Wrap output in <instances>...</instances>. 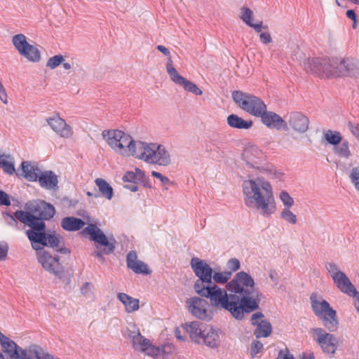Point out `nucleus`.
Instances as JSON below:
<instances>
[{
    "label": "nucleus",
    "mask_w": 359,
    "mask_h": 359,
    "mask_svg": "<svg viewBox=\"0 0 359 359\" xmlns=\"http://www.w3.org/2000/svg\"><path fill=\"white\" fill-rule=\"evenodd\" d=\"M25 210H17L16 217L20 222L30 227L26 231V235L32 245L35 244V242H42L46 231L44 220H49L54 217V206L44 201H38L26 203Z\"/></svg>",
    "instance_id": "nucleus-1"
},
{
    "label": "nucleus",
    "mask_w": 359,
    "mask_h": 359,
    "mask_svg": "<svg viewBox=\"0 0 359 359\" xmlns=\"http://www.w3.org/2000/svg\"><path fill=\"white\" fill-rule=\"evenodd\" d=\"M262 297V293L259 288L253 289L252 292L235 294V297H232L234 302L231 315L236 320H243L245 313H250L259 309Z\"/></svg>",
    "instance_id": "nucleus-2"
},
{
    "label": "nucleus",
    "mask_w": 359,
    "mask_h": 359,
    "mask_svg": "<svg viewBox=\"0 0 359 359\" xmlns=\"http://www.w3.org/2000/svg\"><path fill=\"white\" fill-rule=\"evenodd\" d=\"M313 312L323 323L324 327L330 332H336L339 326L337 311L331 307L330 303L322 297L318 298L312 294L310 297Z\"/></svg>",
    "instance_id": "nucleus-3"
},
{
    "label": "nucleus",
    "mask_w": 359,
    "mask_h": 359,
    "mask_svg": "<svg viewBox=\"0 0 359 359\" xmlns=\"http://www.w3.org/2000/svg\"><path fill=\"white\" fill-rule=\"evenodd\" d=\"M226 290L213 283L198 290L197 294L209 299L211 305L216 309H224L231 313L234 302L232 297H235V294H228Z\"/></svg>",
    "instance_id": "nucleus-4"
},
{
    "label": "nucleus",
    "mask_w": 359,
    "mask_h": 359,
    "mask_svg": "<svg viewBox=\"0 0 359 359\" xmlns=\"http://www.w3.org/2000/svg\"><path fill=\"white\" fill-rule=\"evenodd\" d=\"M81 233L83 236L90 235L91 241H95L98 245L104 246L102 250H95L93 253V255L97 257L102 263L105 262L104 255H110L114 251L116 248L115 239H108L104 232L95 224H88V226L82 230Z\"/></svg>",
    "instance_id": "nucleus-5"
},
{
    "label": "nucleus",
    "mask_w": 359,
    "mask_h": 359,
    "mask_svg": "<svg viewBox=\"0 0 359 359\" xmlns=\"http://www.w3.org/2000/svg\"><path fill=\"white\" fill-rule=\"evenodd\" d=\"M262 187L260 191H257L247 207L260 210L262 215L269 217L276 210L272 187L267 181Z\"/></svg>",
    "instance_id": "nucleus-6"
},
{
    "label": "nucleus",
    "mask_w": 359,
    "mask_h": 359,
    "mask_svg": "<svg viewBox=\"0 0 359 359\" xmlns=\"http://www.w3.org/2000/svg\"><path fill=\"white\" fill-rule=\"evenodd\" d=\"M337 57L309 58L304 62V69L319 77H337Z\"/></svg>",
    "instance_id": "nucleus-7"
},
{
    "label": "nucleus",
    "mask_w": 359,
    "mask_h": 359,
    "mask_svg": "<svg viewBox=\"0 0 359 359\" xmlns=\"http://www.w3.org/2000/svg\"><path fill=\"white\" fill-rule=\"evenodd\" d=\"M232 99L241 109L255 117L260 116V113L266 108L261 98L241 90L233 91Z\"/></svg>",
    "instance_id": "nucleus-8"
},
{
    "label": "nucleus",
    "mask_w": 359,
    "mask_h": 359,
    "mask_svg": "<svg viewBox=\"0 0 359 359\" xmlns=\"http://www.w3.org/2000/svg\"><path fill=\"white\" fill-rule=\"evenodd\" d=\"M190 265L195 275L198 278L194 286L196 293L201 288L213 284V270L205 260L193 257L191 259Z\"/></svg>",
    "instance_id": "nucleus-9"
},
{
    "label": "nucleus",
    "mask_w": 359,
    "mask_h": 359,
    "mask_svg": "<svg viewBox=\"0 0 359 359\" xmlns=\"http://www.w3.org/2000/svg\"><path fill=\"white\" fill-rule=\"evenodd\" d=\"M32 248L36 251L38 262L43 268L50 273L61 278L63 274L62 266L60 264L58 255L52 256L48 251L40 245L32 244Z\"/></svg>",
    "instance_id": "nucleus-10"
},
{
    "label": "nucleus",
    "mask_w": 359,
    "mask_h": 359,
    "mask_svg": "<svg viewBox=\"0 0 359 359\" xmlns=\"http://www.w3.org/2000/svg\"><path fill=\"white\" fill-rule=\"evenodd\" d=\"M309 332L315 334L313 339L323 352L330 358H333L338 347V339L335 335L326 332L321 327L311 328Z\"/></svg>",
    "instance_id": "nucleus-11"
},
{
    "label": "nucleus",
    "mask_w": 359,
    "mask_h": 359,
    "mask_svg": "<svg viewBox=\"0 0 359 359\" xmlns=\"http://www.w3.org/2000/svg\"><path fill=\"white\" fill-rule=\"evenodd\" d=\"M103 138L111 148L121 155H128L127 147L132 137L119 130H104Z\"/></svg>",
    "instance_id": "nucleus-12"
},
{
    "label": "nucleus",
    "mask_w": 359,
    "mask_h": 359,
    "mask_svg": "<svg viewBox=\"0 0 359 359\" xmlns=\"http://www.w3.org/2000/svg\"><path fill=\"white\" fill-rule=\"evenodd\" d=\"M128 336L131 339L133 347L135 350L144 352L146 355L152 356L156 359L163 355L165 353L164 348L154 346L150 340L143 337L140 332L130 331Z\"/></svg>",
    "instance_id": "nucleus-13"
},
{
    "label": "nucleus",
    "mask_w": 359,
    "mask_h": 359,
    "mask_svg": "<svg viewBox=\"0 0 359 359\" xmlns=\"http://www.w3.org/2000/svg\"><path fill=\"white\" fill-rule=\"evenodd\" d=\"M255 280L249 273L239 271L227 283L226 288L229 292L241 294L246 292H252V290L255 289Z\"/></svg>",
    "instance_id": "nucleus-14"
},
{
    "label": "nucleus",
    "mask_w": 359,
    "mask_h": 359,
    "mask_svg": "<svg viewBox=\"0 0 359 359\" xmlns=\"http://www.w3.org/2000/svg\"><path fill=\"white\" fill-rule=\"evenodd\" d=\"M150 153L147 157V163L167 166L171 162L169 152L161 144H151Z\"/></svg>",
    "instance_id": "nucleus-15"
},
{
    "label": "nucleus",
    "mask_w": 359,
    "mask_h": 359,
    "mask_svg": "<svg viewBox=\"0 0 359 359\" xmlns=\"http://www.w3.org/2000/svg\"><path fill=\"white\" fill-rule=\"evenodd\" d=\"M337 77L341 76H352L359 79V60L354 58L337 57Z\"/></svg>",
    "instance_id": "nucleus-16"
},
{
    "label": "nucleus",
    "mask_w": 359,
    "mask_h": 359,
    "mask_svg": "<svg viewBox=\"0 0 359 359\" xmlns=\"http://www.w3.org/2000/svg\"><path fill=\"white\" fill-rule=\"evenodd\" d=\"M187 304L189 311L195 317L203 320H210L211 318L207 309L208 304L206 300L198 297H194L188 299L187 300Z\"/></svg>",
    "instance_id": "nucleus-17"
},
{
    "label": "nucleus",
    "mask_w": 359,
    "mask_h": 359,
    "mask_svg": "<svg viewBox=\"0 0 359 359\" xmlns=\"http://www.w3.org/2000/svg\"><path fill=\"white\" fill-rule=\"evenodd\" d=\"M267 181L262 177H257L255 179H250L244 180L242 184V189L243 193V199L245 205L250 203V201L255 196L258 191H260L261 188H263V185Z\"/></svg>",
    "instance_id": "nucleus-18"
},
{
    "label": "nucleus",
    "mask_w": 359,
    "mask_h": 359,
    "mask_svg": "<svg viewBox=\"0 0 359 359\" xmlns=\"http://www.w3.org/2000/svg\"><path fill=\"white\" fill-rule=\"evenodd\" d=\"M267 181L262 177H257L255 179H250L244 180L242 184V189L243 193V199L245 205L250 203V201L255 196L258 191H260L261 188H263V185Z\"/></svg>",
    "instance_id": "nucleus-19"
},
{
    "label": "nucleus",
    "mask_w": 359,
    "mask_h": 359,
    "mask_svg": "<svg viewBox=\"0 0 359 359\" xmlns=\"http://www.w3.org/2000/svg\"><path fill=\"white\" fill-rule=\"evenodd\" d=\"M43 241L42 242H35L36 245H41L55 249L57 252L64 255H68L71 252L70 250L65 246L64 239L60 234L43 233Z\"/></svg>",
    "instance_id": "nucleus-20"
},
{
    "label": "nucleus",
    "mask_w": 359,
    "mask_h": 359,
    "mask_svg": "<svg viewBox=\"0 0 359 359\" xmlns=\"http://www.w3.org/2000/svg\"><path fill=\"white\" fill-rule=\"evenodd\" d=\"M151 144L141 141H134L131 138L127 147V156H133L137 158L147 162V157L149 156Z\"/></svg>",
    "instance_id": "nucleus-21"
},
{
    "label": "nucleus",
    "mask_w": 359,
    "mask_h": 359,
    "mask_svg": "<svg viewBox=\"0 0 359 359\" xmlns=\"http://www.w3.org/2000/svg\"><path fill=\"white\" fill-rule=\"evenodd\" d=\"M264 317V315L262 312H257L253 313L250 318L251 324L256 326L254 334L257 339L269 337L272 331L271 324L269 321L265 320L258 321V319Z\"/></svg>",
    "instance_id": "nucleus-22"
},
{
    "label": "nucleus",
    "mask_w": 359,
    "mask_h": 359,
    "mask_svg": "<svg viewBox=\"0 0 359 359\" xmlns=\"http://www.w3.org/2000/svg\"><path fill=\"white\" fill-rule=\"evenodd\" d=\"M263 111L260 113L261 115L257 117H260L263 124L269 128H275L276 130L287 128L285 121L278 114L273 111H268L267 107Z\"/></svg>",
    "instance_id": "nucleus-23"
},
{
    "label": "nucleus",
    "mask_w": 359,
    "mask_h": 359,
    "mask_svg": "<svg viewBox=\"0 0 359 359\" xmlns=\"http://www.w3.org/2000/svg\"><path fill=\"white\" fill-rule=\"evenodd\" d=\"M332 280L341 292L353 297L355 296V294H359V292L355 289L348 277L344 272L333 276Z\"/></svg>",
    "instance_id": "nucleus-24"
},
{
    "label": "nucleus",
    "mask_w": 359,
    "mask_h": 359,
    "mask_svg": "<svg viewBox=\"0 0 359 359\" xmlns=\"http://www.w3.org/2000/svg\"><path fill=\"white\" fill-rule=\"evenodd\" d=\"M220 333L219 329L206 325L203 330V336L202 337L201 344H204L211 348H217L221 342Z\"/></svg>",
    "instance_id": "nucleus-25"
},
{
    "label": "nucleus",
    "mask_w": 359,
    "mask_h": 359,
    "mask_svg": "<svg viewBox=\"0 0 359 359\" xmlns=\"http://www.w3.org/2000/svg\"><path fill=\"white\" fill-rule=\"evenodd\" d=\"M127 267L137 274L147 275L151 273L147 264L137 259V255L135 251H130L126 257Z\"/></svg>",
    "instance_id": "nucleus-26"
},
{
    "label": "nucleus",
    "mask_w": 359,
    "mask_h": 359,
    "mask_svg": "<svg viewBox=\"0 0 359 359\" xmlns=\"http://www.w3.org/2000/svg\"><path fill=\"white\" fill-rule=\"evenodd\" d=\"M0 344L4 353H5L11 359H20V350L23 349L17 345V344L8 337L0 332Z\"/></svg>",
    "instance_id": "nucleus-27"
},
{
    "label": "nucleus",
    "mask_w": 359,
    "mask_h": 359,
    "mask_svg": "<svg viewBox=\"0 0 359 359\" xmlns=\"http://www.w3.org/2000/svg\"><path fill=\"white\" fill-rule=\"evenodd\" d=\"M40 187L46 190L58 191V177L52 170L41 172L37 180Z\"/></svg>",
    "instance_id": "nucleus-28"
},
{
    "label": "nucleus",
    "mask_w": 359,
    "mask_h": 359,
    "mask_svg": "<svg viewBox=\"0 0 359 359\" xmlns=\"http://www.w3.org/2000/svg\"><path fill=\"white\" fill-rule=\"evenodd\" d=\"M288 122L294 130L304 133L308 130L309 120L302 113L293 111L289 115Z\"/></svg>",
    "instance_id": "nucleus-29"
},
{
    "label": "nucleus",
    "mask_w": 359,
    "mask_h": 359,
    "mask_svg": "<svg viewBox=\"0 0 359 359\" xmlns=\"http://www.w3.org/2000/svg\"><path fill=\"white\" fill-rule=\"evenodd\" d=\"M242 156L243 160L250 168L259 169V159L262 156V153L258 147L256 146L246 147Z\"/></svg>",
    "instance_id": "nucleus-30"
},
{
    "label": "nucleus",
    "mask_w": 359,
    "mask_h": 359,
    "mask_svg": "<svg viewBox=\"0 0 359 359\" xmlns=\"http://www.w3.org/2000/svg\"><path fill=\"white\" fill-rule=\"evenodd\" d=\"M47 123L53 130L62 137H68L72 135L70 126L59 116L47 118Z\"/></svg>",
    "instance_id": "nucleus-31"
},
{
    "label": "nucleus",
    "mask_w": 359,
    "mask_h": 359,
    "mask_svg": "<svg viewBox=\"0 0 359 359\" xmlns=\"http://www.w3.org/2000/svg\"><path fill=\"white\" fill-rule=\"evenodd\" d=\"M205 326H206V324L205 323L198 321H194L189 324L186 323L184 329L193 341L197 344H201L202 337L203 336Z\"/></svg>",
    "instance_id": "nucleus-32"
},
{
    "label": "nucleus",
    "mask_w": 359,
    "mask_h": 359,
    "mask_svg": "<svg viewBox=\"0 0 359 359\" xmlns=\"http://www.w3.org/2000/svg\"><path fill=\"white\" fill-rule=\"evenodd\" d=\"M20 168L22 173L20 175L29 182H37L42 172L36 165L32 164L29 161H22Z\"/></svg>",
    "instance_id": "nucleus-33"
},
{
    "label": "nucleus",
    "mask_w": 359,
    "mask_h": 359,
    "mask_svg": "<svg viewBox=\"0 0 359 359\" xmlns=\"http://www.w3.org/2000/svg\"><path fill=\"white\" fill-rule=\"evenodd\" d=\"M241 19L249 27L253 28L256 32H260L262 29H267L268 27L266 25L263 26L262 21H258L257 23H253L252 15L253 12L251 9L247 7H242L241 8Z\"/></svg>",
    "instance_id": "nucleus-34"
},
{
    "label": "nucleus",
    "mask_w": 359,
    "mask_h": 359,
    "mask_svg": "<svg viewBox=\"0 0 359 359\" xmlns=\"http://www.w3.org/2000/svg\"><path fill=\"white\" fill-rule=\"evenodd\" d=\"M85 222L82 219L74 217H64L61 221V226L68 231H76L82 229Z\"/></svg>",
    "instance_id": "nucleus-35"
},
{
    "label": "nucleus",
    "mask_w": 359,
    "mask_h": 359,
    "mask_svg": "<svg viewBox=\"0 0 359 359\" xmlns=\"http://www.w3.org/2000/svg\"><path fill=\"white\" fill-rule=\"evenodd\" d=\"M120 302L125 306L126 311L128 313H132L138 310L140 301L138 299L133 298L126 293L120 292L117 294Z\"/></svg>",
    "instance_id": "nucleus-36"
},
{
    "label": "nucleus",
    "mask_w": 359,
    "mask_h": 359,
    "mask_svg": "<svg viewBox=\"0 0 359 359\" xmlns=\"http://www.w3.org/2000/svg\"><path fill=\"white\" fill-rule=\"evenodd\" d=\"M227 123L228 125L233 128L237 129H249L252 126V121H246L238 116L236 114H231L227 117Z\"/></svg>",
    "instance_id": "nucleus-37"
},
{
    "label": "nucleus",
    "mask_w": 359,
    "mask_h": 359,
    "mask_svg": "<svg viewBox=\"0 0 359 359\" xmlns=\"http://www.w3.org/2000/svg\"><path fill=\"white\" fill-rule=\"evenodd\" d=\"M95 182L102 195L107 199L111 200L114 194L112 187L105 180L102 178H97Z\"/></svg>",
    "instance_id": "nucleus-38"
},
{
    "label": "nucleus",
    "mask_w": 359,
    "mask_h": 359,
    "mask_svg": "<svg viewBox=\"0 0 359 359\" xmlns=\"http://www.w3.org/2000/svg\"><path fill=\"white\" fill-rule=\"evenodd\" d=\"M166 70L168 74H169L171 80L180 85L182 86V84L184 82L185 78H184L182 76H181L177 71V69L173 67L172 65V61L171 57L168 58L167 64H166Z\"/></svg>",
    "instance_id": "nucleus-39"
},
{
    "label": "nucleus",
    "mask_w": 359,
    "mask_h": 359,
    "mask_svg": "<svg viewBox=\"0 0 359 359\" xmlns=\"http://www.w3.org/2000/svg\"><path fill=\"white\" fill-rule=\"evenodd\" d=\"M27 60L32 62H37L41 60L39 50L34 45L28 44L25 48V53L20 54Z\"/></svg>",
    "instance_id": "nucleus-40"
},
{
    "label": "nucleus",
    "mask_w": 359,
    "mask_h": 359,
    "mask_svg": "<svg viewBox=\"0 0 359 359\" xmlns=\"http://www.w3.org/2000/svg\"><path fill=\"white\" fill-rule=\"evenodd\" d=\"M12 43L20 54L25 53V48L29 43L23 34L14 35L12 37Z\"/></svg>",
    "instance_id": "nucleus-41"
},
{
    "label": "nucleus",
    "mask_w": 359,
    "mask_h": 359,
    "mask_svg": "<svg viewBox=\"0 0 359 359\" xmlns=\"http://www.w3.org/2000/svg\"><path fill=\"white\" fill-rule=\"evenodd\" d=\"M10 155L0 154V168L4 172L8 175H13L15 172L14 162L8 161Z\"/></svg>",
    "instance_id": "nucleus-42"
},
{
    "label": "nucleus",
    "mask_w": 359,
    "mask_h": 359,
    "mask_svg": "<svg viewBox=\"0 0 359 359\" xmlns=\"http://www.w3.org/2000/svg\"><path fill=\"white\" fill-rule=\"evenodd\" d=\"M334 152L335 154L344 158H348L351 154L349 149V144L347 140L343 141L341 144L336 145L334 147Z\"/></svg>",
    "instance_id": "nucleus-43"
},
{
    "label": "nucleus",
    "mask_w": 359,
    "mask_h": 359,
    "mask_svg": "<svg viewBox=\"0 0 359 359\" xmlns=\"http://www.w3.org/2000/svg\"><path fill=\"white\" fill-rule=\"evenodd\" d=\"M231 277V272L229 271H224L222 272H214L212 273V280L214 282H212L215 284H226L227 285V283H229L230 278Z\"/></svg>",
    "instance_id": "nucleus-44"
},
{
    "label": "nucleus",
    "mask_w": 359,
    "mask_h": 359,
    "mask_svg": "<svg viewBox=\"0 0 359 359\" xmlns=\"http://www.w3.org/2000/svg\"><path fill=\"white\" fill-rule=\"evenodd\" d=\"M325 139L328 143L334 145V147L341 142V136L340 133L337 131L333 132L330 130H327V133H325Z\"/></svg>",
    "instance_id": "nucleus-45"
},
{
    "label": "nucleus",
    "mask_w": 359,
    "mask_h": 359,
    "mask_svg": "<svg viewBox=\"0 0 359 359\" xmlns=\"http://www.w3.org/2000/svg\"><path fill=\"white\" fill-rule=\"evenodd\" d=\"M30 351L33 353L36 359H59L36 346H33Z\"/></svg>",
    "instance_id": "nucleus-46"
},
{
    "label": "nucleus",
    "mask_w": 359,
    "mask_h": 359,
    "mask_svg": "<svg viewBox=\"0 0 359 359\" xmlns=\"http://www.w3.org/2000/svg\"><path fill=\"white\" fill-rule=\"evenodd\" d=\"M181 86H182L186 91L192 93L196 95H201L203 93V91L195 83L187 79H185Z\"/></svg>",
    "instance_id": "nucleus-47"
},
{
    "label": "nucleus",
    "mask_w": 359,
    "mask_h": 359,
    "mask_svg": "<svg viewBox=\"0 0 359 359\" xmlns=\"http://www.w3.org/2000/svg\"><path fill=\"white\" fill-rule=\"evenodd\" d=\"M280 217L292 224H295L297 222V216L293 214L289 208H284L282 210Z\"/></svg>",
    "instance_id": "nucleus-48"
},
{
    "label": "nucleus",
    "mask_w": 359,
    "mask_h": 359,
    "mask_svg": "<svg viewBox=\"0 0 359 359\" xmlns=\"http://www.w3.org/2000/svg\"><path fill=\"white\" fill-rule=\"evenodd\" d=\"M349 177L355 189L359 191V166L351 169Z\"/></svg>",
    "instance_id": "nucleus-49"
},
{
    "label": "nucleus",
    "mask_w": 359,
    "mask_h": 359,
    "mask_svg": "<svg viewBox=\"0 0 359 359\" xmlns=\"http://www.w3.org/2000/svg\"><path fill=\"white\" fill-rule=\"evenodd\" d=\"M64 61V57L61 55H57L48 59L46 66L50 69H55Z\"/></svg>",
    "instance_id": "nucleus-50"
},
{
    "label": "nucleus",
    "mask_w": 359,
    "mask_h": 359,
    "mask_svg": "<svg viewBox=\"0 0 359 359\" xmlns=\"http://www.w3.org/2000/svg\"><path fill=\"white\" fill-rule=\"evenodd\" d=\"M280 198L285 206V208H290L294 204L293 198L289 195L287 191H283L280 194Z\"/></svg>",
    "instance_id": "nucleus-51"
},
{
    "label": "nucleus",
    "mask_w": 359,
    "mask_h": 359,
    "mask_svg": "<svg viewBox=\"0 0 359 359\" xmlns=\"http://www.w3.org/2000/svg\"><path fill=\"white\" fill-rule=\"evenodd\" d=\"M263 349V344L259 341H253L251 344L250 354L252 358Z\"/></svg>",
    "instance_id": "nucleus-52"
},
{
    "label": "nucleus",
    "mask_w": 359,
    "mask_h": 359,
    "mask_svg": "<svg viewBox=\"0 0 359 359\" xmlns=\"http://www.w3.org/2000/svg\"><path fill=\"white\" fill-rule=\"evenodd\" d=\"M325 268L330 274L332 279L333 276H337L338 273H342V271L339 270L337 264L333 262L327 263L325 264Z\"/></svg>",
    "instance_id": "nucleus-53"
},
{
    "label": "nucleus",
    "mask_w": 359,
    "mask_h": 359,
    "mask_svg": "<svg viewBox=\"0 0 359 359\" xmlns=\"http://www.w3.org/2000/svg\"><path fill=\"white\" fill-rule=\"evenodd\" d=\"M227 267L231 273L235 272L241 268L240 261L236 258H231L227 262Z\"/></svg>",
    "instance_id": "nucleus-54"
},
{
    "label": "nucleus",
    "mask_w": 359,
    "mask_h": 359,
    "mask_svg": "<svg viewBox=\"0 0 359 359\" xmlns=\"http://www.w3.org/2000/svg\"><path fill=\"white\" fill-rule=\"evenodd\" d=\"M347 127L352 135L359 140V123H354L351 121H348Z\"/></svg>",
    "instance_id": "nucleus-55"
},
{
    "label": "nucleus",
    "mask_w": 359,
    "mask_h": 359,
    "mask_svg": "<svg viewBox=\"0 0 359 359\" xmlns=\"http://www.w3.org/2000/svg\"><path fill=\"white\" fill-rule=\"evenodd\" d=\"M277 359H294V356L290 353L287 348L280 349L278 352Z\"/></svg>",
    "instance_id": "nucleus-56"
},
{
    "label": "nucleus",
    "mask_w": 359,
    "mask_h": 359,
    "mask_svg": "<svg viewBox=\"0 0 359 359\" xmlns=\"http://www.w3.org/2000/svg\"><path fill=\"white\" fill-rule=\"evenodd\" d=\"M11 205V200L8 194L0 190V205L8 206Z\"/></svg>",
    "instance_id": "nucleus-57"
},
{
    "label": "nucleus",
    "mask_w": 359,
    "mask_h": 359,
    "mask_svg": "<svg viewBox=\"0 0 359 359\" xmlns=\"http://www.w3.org/2000/svg\"><path fill=\"white\" fill-rule=\"evenodd\" d=\"M123 181L125 182L137 183V179L134 174V172L128 171L123 177Z\"/></svg>",
    "instance_id": "nucleus-58"
},
{
    "label": "nucleus",
    "mask_w": 359,
    "mask_h": 359,
    "mask_svg": "<svg viewBox=\"0 0 359 359\" xmlns=\"http://www.w3.org/2000/svg\"><path fill=\"white\" fill-rule=\"evenodd\" d=\"M8 245L6 243H0V261L6 259L8 254Z\"/></svg>",
    "instance_id": "nucleus-59"
},
{
    "label": "nucleus",
    "mask_w": 359,
    "mask_h": 359,
    "mask_svg": "<svg viewBox=\"0 0 359 359\" xmlns=\"http://www.w3.org/2000/svg\"><path fill=\"white\" fill-rule=\"evenodd\" d=\"M151 175L153 177H156V178L159 179L161 181L163 184L165 185V184H169L170 183V180L167 177L162 175L158 172L152 171L151 172Z\"/></svg>",
    "instance_id": "nucleus-60"
},
{
    "label": "nucleus",
    "mask_w": 359,
    "mask_h": 359,
    "mask_svg": "<svg viewBox=\"0 0 359 359\" xmlns=\"http://www.w3.org/2000/svg\"><path fill=\"white\" fill-rule=\"evenodd\" d=\"M260 41L264 44H268L272 41V38L269 32H262L259 35Z\"/></svg>",
    "instance_id": "nucleus-61"
},
{
    "label": "nucleus",
    "mask_w": 359,
    "mask_h": 359,
    "mask_svg": "<svg viewBox=\"0 0 359 359\" xmlns=\"http://www.w3.org/2000/svg\"><path fill=\"white\" fill-rule=\"evenodd\" d=\"M16 213H17V210L14 212L13 215L6 214V215L9 217V220L8 221V224L10 226H17V225H18L17 220H18V219L16 217Z\"/></svg>",
    "instance_id": "nucleus-62"
},
{
    "label": "nucleus",
    "mask_w": 359,
    "mask_h": 359,
    "mask_svg": "<svg viewBox=\"0 0 359 359\" xmlns=\"http://www.w3.org/2000/svg\"><path fill=\"white\" fill-rule=\"evenodd\" d=\"M346 16L348 18L352 20L353 21V28H355V25L357 22V15L353 10H348L346 11Z\"/></svg>",
    "instance_id": "nucleus-63"
},
{
    "label": "nucleus",
    "mask_w": 359,
    "mask_h": 359,
    "mask_svg": "<svg viewBox=\"0 0 359 359\" xmlns=\"http://www.w3.org/2000/svg\"><path fill=\"white\" fill-rule=\"evenodd\" d=\"M269 278L274 283L275 285L278 284V276L277 272L275 270H271L269 272Z\"/></svg>",
    "instance_id": "nucleus-64"
}]
</instances>
